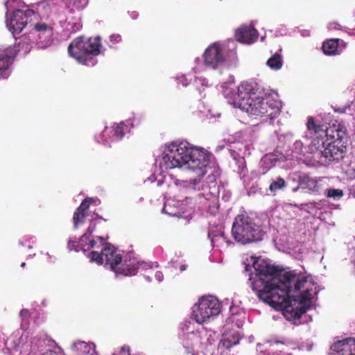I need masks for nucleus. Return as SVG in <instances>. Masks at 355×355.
I'll use <instances>...</instances> for the list:
<instances>
[{"label": "nucleus", "mask_w": 355, "mask_h": 355, "mask_svg": "<svg viewBox=\"0 0 355 355\" xmlns=\"http://www.w3.org/2000/svg\"><path fill=\"white\" fill-rule=\"evenodd\" d=\"M267 65L272 69L278 70L282 67V56L278 54H274L267 61Z\"/></svg>", "instance_id": "25"}, {"label": "nucleus", "mask_w": 355, "mask_h": 355, "mask_svg": "<svg viewBox=\"0 0 355 355\" xmlns=\"http://www.w3.org/2000/svg\"><path fill=\"white\" fill-rule=\"evenodd\" d=\"M94 230V227H89L87 229L88 233H86L82 236V237L78 241L83 250H85V248L88 246L87 241H89L91 234Z\"/></svg>", "instance_id": "29"}, {"label": "nucleus", "mask_w": 355, "mask_h": 355, "mask_svg": "<svg viewBox=\"0 0 355 355\" xmlns=\"http://www.w3.org/2000/svg\"><path fill=\"white\" fill-rule=\"evenodd\" d=\"M42 355H58V354L55 352H54L53 351L49 350V351L44 353Z\"/></svg>", "instance_id": "39"}, {"label": "nucleus", "mask_w": 355, "mask_h": 355, "mask_svg": "<svg viewBox=\"0 0 355 355\" xmlns=\"http://www.w3.org/2000/svg\"><path fill=\"white\" fill-rule=\"evenodd\" d=\"M157 279L159 280V281H162V278H163V275L162 272H157L156 275H155Z\"/></svg>", "instance_id": "38"}, {"label": "nucleus", "mask_w": 355, "mask_h": 355, "mask_svg": "<svg viewBox=\"0 0 355 355\" xmlns=\"http://www.w3.org/2000/svg\"><path fill=\"white\" fill-rule=\"evenodd\" d=\"M306 284H304V286L303 287L305 288V290L300 293L299 304H306V302H310L313 298L312 288L306 286Z\"/></svg>", "instance_id": "27"}, {"label": "nucleus", "mask_w": 355, "mask_h": 355, "mask_svg": "<svg viewBox=\"0 0 355 355\" xmlns=\"http://www.w3.org/2000/svg\"><path fill=\"white\" fill-rule=\"evenodd\" d=\"M68 248L69 250H74L76 252H78L82 250H83L79 241L72 239H69L68 241Z\"/></svg>", "instance_id": "31"}, {"label": "nucleus", "mask_w": 355, "mask_h": 355, "mask_svg": "<svg viewBox=\"0 0 355 355\" xmlns=\"http://www.w3.org/2000/svg\"><path fill=\"white\" fill-rule=\"evenodd\" d=\"M232 234L237 243L245 245L261 241L264 234L261 227L246 213L237 215L232 224Z\"/></svg>", "instance_id": "5"}, {"label": "nucleus", "mask_w": 355, "mask_h": 355, "mask_svg": "<svg viewBox=\"0 0 355 355\" xmlns=\"http://www.w3.org/2000/svg\"><path fill=\"white\" fill-rule=\"evenodd\" d=\"M96 241L94 239H89L87 249L94 248L96 247Z\"/></svg>", "instance_id": "36"}, {"label": "nucleus", "mask_w": 355, "mask_h": 355, "mask_svg": "<svg viewBox=\"0 0 355 355\" xmlns=\"http://www.w3.org/2000/svg\"><path fill=\"white\" fill-rule=\"evenodd\" d=\"M240 336L237 332H234L232 334H227L225 338L221 340L220 342V345L222 347L230 349L234 345H236L239 343L240 341Z\"/></svg>", "instance_id": "21"}, {"label": "nucleus", "mask_w": 355, "mask_h": 355, "mask_svg": "<svg viewBox=\"0 0 355 355\" xmlns=\"http://www.w3.org/2000/svg\"><path fill=\"white\" fill-rule=\"evenodd\" d=\"M187 265L183 264V265H181V266H180V271H182H182H184V270L187 269Z\"/></svg>", "instance_id": "41"}, {"label": "nucleus", "mask_w": 355, "mask_h": 355, "mask_svg": "<svg viewBox=\"0 0 355 355\" xmlns=\"http://www.w3.org/2000/svg\"><path fill=\"white\" fill-rule=\"evenodd\" d=\"M183 355H196L194 352L189 350L188 347H184Z\"/></svg>", "instance_id": "37"}, {"label": "nucleus", "mask_w": 355, "mask_h": 355, "mask_svg": "<svg viewBox=\"0 0 355 355\" xmlns=\"http://www.w3.org/2000/svg\"><path fill=\"white\" fill-rule=\"evenodd\" d=\"M88 4V0H67V7L71 10H83Z\"/></svg>", "instance_id": "28"}, {"label": "nucleus", "mask_w": 355, "mask_h": 355, "mask_svg": "<svg viewBox=\"0 0 355 355\" xmlns=\"http://www.w3.org/2000/svg\"><path fill=\"white\" fill-rule=\"evenodd\" d=\"M324 138L313 139L311 142L313 150L324 158L331 160H338L343 157V154L347 150V141H330L326 144Z\"/></svg>", "instance_id": "6"}, {"label": "nucleus", "mask_w": 355, "mask_h": 355, "mask_svg": "<svg viewBox=\"0 0 355 355\" xmlns=\"http://www.w3.org/2000/svg\"><path fill=\"white\" fill-rule=\"evenodd\" d=\"M34 33L37 35V44L41 48L50 46L53 42V28L45 22H38L35 24Z\"/></svg>", "instance_id": "12"}, {"label": "nucleus", "mask_w": 355, "mask_h": 355, "mask_svg": "<svg viewBox=\"0 0 355 355\" xmlns=\"http://www.w3.org/2000/svg\"><path fill=\"white\" fill-rule=\"evenodd\" d=\"M128 130V127L123 122L115 124L113 127L114 135L117 139H121Z\"/></svg>", "instance_id": "26"}, {"label": "nucleus", "mask_w": 355, "mask_h": 355, "mask_svg": "<svg viewBox=\"0 0 355 355\" xmlns=\"http://www.w3.org/2000/svg\"><path fill=\"white\" fill-rule=\"evenodd\" d=\"M32 44L33 42L29 37L23 35L17 43V46H14L13 48L15 49L16 52H21L23 54H26L30 52L32 48Z\"/></svg>", "instance_id": "22"}, {"label": "nucleus", "mask_w": 355, "mask_h": 355, "mask_svg": "<svg viewBox=\"0 0 355 355\" xmlns=\"http://www.w3.org/2000/svg\"><path fill=\"white\" fill-rule=\"evenodd\" d=\"M252 90V87L248 83L239 86L234 97V107L255 116L276 118L280 113L279 102L267 95L252 98L250 96Z\"/></svg>", "instance_id": "3"}, {"label": "nucleus", "mask_w": 355, "mask_h": 355, "mask_svg": "<svg viewBox=\"0 0 355 355\" xmlns=\"http://www.w3.org/2000/svg\"><path fill=\"white\" fill-rule=\"evenodd\" d=\"M258 37L257 31L251 26H241L235 32L236 40L241 43H253Z\"/></svg>", "instance_id": "16"}, {"label": "nucleus", "mask_w": 355, "mask_h": 355, "mask_svg": "<svg viewBox=\"0 0 355 355\" xmlns=\"http://www.w3.org/2000/svg\"><path fill=\"white\" fill-rule=\"evenodd\" d=\"M58 0H37L35 3L37 12L42 15H47L51 9L58 3Z\"/></svg>", "instance_id": "20"}, {"label": "nucleus", "mask_w": 355, "mask_h": 355, "mask_svg": "<svg viewBox=\"0 0 355 355\" xmlns=\"http://www.w3.org/2000/svg\"><path fill=\"white\" fill-rule=\"evenodd\" d=\"M300 189H301V187H300V184H299L298 187L294 188L293 189V191L295 192V191H298Z\"/></svg>", "instance_id": "42"}, {"label": "nucleus", "mask_w": 355, "mask_h": 355, "mask_svg": "<svg viewBox=\"0 0 355 355\" xmlns=\"http://www.w3.org/2000/svg\"><path fill=\"white\" fill-rule=\"evenodd\" d=\"M326 126L315 121L313 116L308 118L306 128L311 135L315 136V139L324 138Z\"/></svg>", "instance_id": "19"}, {"label": "nucleus", "mask_w": 355, "mask_h": 355, "mask_svg": "<svg viewBox=\"0 0 355 355\" xmlns=\"http://www.w3.org/2000/svg\"><path fill=\"white\" fill-rule=\"evenodd\" d=\"M92 202V198H85L73 213V222L75 228L85 222V218L88 216V210Z\"/></svg>", "instance_id": "17"}, {"label": "nucleus", "mask_w": 355, "mask_h": 355, "mask_svg": "<svg viewBox=\"0 0 355 355\" xmlns=\"http://www.w3.org/2000/svg\"><path fill=\"white\" fill-rule=\"evenodd\" d=\"M331 348L337 355H355V338H347L338 340Z\"/></svg>", "instance_id": "15"}, {"label": "nucleus", "mask_w": 355, "mask_h": 355, "mask_svg": "<svg viewBox=\"0 0 355 355\" xmlns=\"http://www.w3.org/2000/svg\"><path fill=\"white\" fill-rule=\"evenodd\" d=\"M100 240L103 245L101 252L92 251L89 253L88 257L92 261L98 264L105 263L109 266L110 268L115 266L118 261H120V258L117 255V250L112 248L110 244L103 243V238L100 237Z\"/></svg>", "instance_id": "8"}, {"label": "nucleus", "mask_w": 355, "mask_h": 355, "mask_svg": "<svg viewBox=\"0 0 355 355\" xmlns=\"http://www.w3.org/2000/svg\"><path fill=\"white\" fill-rule=\"evenodd\" d=\"M324 137H327V141H348L346 127L338 121L326 126Z\"/></svg>", "instance_id": "13"}, {"label": "nucleus", "mask_w": 355, "mask_h": 355, "mask_svg": "<svg viewBox=\"0 0 355 355\" xmlns=\"http://www.w3.org/2000/svg\"><path fill=\"white\" fill-rule=\"evenodd\" d=\"M110 39L113 43H118L121 41V36L119 34H113L110 35Z\"/></svg>", "instance_id": "33"}, {"label": "nucleus", "mask_w": 355, "mask_h": 355, "mask_svg": "<svg viewBox=\"0 0 355 355\" xmlns=\"http://www.w3.org/2000/svg\"><path fill=\"white\" fill-rule=\"evenodd\" d=\"M209 236L211 238V243L214 245V243L220 239H222L223 241H227V237L225 235L223 232H221L219 235H214L211 236V234L209 233Z\"/></svg>", "instance_id": "32"}, {"label": "nucleus", "mask_w": 355, "mask_h": 355, "mask_svg": "<svg viewBox=\"0 0 355 355\" xmlns=\"http://www.w3.org/2000/svg\"><path fill=\"white\" fill-rule=\"evenodd\" d=\"M326 196L327 198H332L335 200H338L343 196V191L339 189H329L326 190Z\"/></svg>", "instance_id": "30"}, {"label": "nucleus", "mask_w": 355, "mask_h": 355, "mask_svg": "<svg viewBox=\"0 0 355 355\" xmlns=\"http://www.w3.org/2000/svg\"><path fill=\"white\" fill-rule=\"evenodd\" d=\"M120 353L121 355H130V348L128 345L121 347Z\"/></svg>", "instance_id": "34"}, {"label": "nucleus", "mask_w": 355, "mask_h": 355, "mask_svg": "<svg viewBox=\"0 0 355 355\" xmlns=\"http://www.w3.org/2000/svg\"><path fill=\"white\" fill-rule=\"evenodd\" d=\"M117 255L120 258V261H118L115 266L110 267V269L114 271L116 275H135L141 263L137 261L135 258L123 261L122 257L118 251Z\"/></svg>", "instance_id": "11"}, {"label": "nucleus", "mask_w": 355, "mask_h": 355, "mask_svg": "<svg viewBox=\"0 0 355 355\" xmlns=\"http://www.w3.org/2000/svg\"><path fill=\"white\" fill-rule=\"evenodd\" d=\"M30 315L29 311L28 309H24L20 311V316L23 318H28Z\"/></svg>", "instance_id": "35"}, {"label": "nucleus", "mask_w": 355, "mask_h": 355, "mask_svg": "<svg viewBox=\"0 0 355 355\" xmlns=\"http://www.w3.org/2000/svg\"><path fill=\"white\" fill-rule=\"evenodd\" d=\"M338 40L331 39L325 41L322 44V51L325 55H336L338 53Z\"/></svg>", "instance_id": "23"}, {"label": "nucleus", "mask_w": 355, "mask_h": 355, "mask_svg": "<svg viewBox=\"0 0 355 355\" xmlns=\"http://www.w3.org/2000/svg\"><path fill=\"white\" fill-rule=\"evenodd\" d=\"M25 266H26V263L25 262L21 263V267L24 268Z\"/></svg>", "instance_id": "43"}, {"label": "nucleus", "mask_w": 355, "mask_h": 355, "mask_svg": "<svg viewBox=\"0 0 355 355\" xmlns=\"http://www.w3.org/2000/svg\"><path fill=\"white\" fill-rule=\"evenodd\" d=\"M286 185V181L283 178L278 177L276 180H273L270 186V191L275 196L277 191L280 189H283Z\"/></svg>", "instance_id": "24"}, {"label": "nucleus", "mask_w": 355, "mask_h": 355, "mask_svg": "<svg viewBox=\"0 0 355 355\" xmlns=\"http://www.w3.org/2000/svg\"><path fill=\"white\" fill-rule=\"evenodd\" d=\"M34 14V11L31 9L26 10H16L12 14L7 26L12 33H19L32 20Z\"/></svg>", "instance_id": "9"}, {"label": "nucleus", "mask_w": 355, "mask_h": 355, "mask_svg": "<svg viewBox=\"0 0 355 355\" xmlns=\"http://www.w3.org/2000/svg\"><path fill=\"white\" fill-rule=\"evenodd\" d=\"M298 183L302 189L308 190L309 192L314 194H318L321 190L318 181L309 175L300 176Z\"/></svg>", "instance_id": "18"}, {"label": "nucleus", "mask_w": 355, "mask_h": 355, "mask_svg": "<svg viewBox=\"0 0 355 355\" xmlns=\"http://www.w3.org/2000/svg\"><path fill=\"white\" fill-rule=\"evenodd\" d=\"M101 47L99 36L89 38L80 36L71 41L68 46V53L80 64L94 66L96 63L94 57L100 54Z\"/></svg>", "instance_id": "4"}, {"label": "nucleus", "mask_w": 355, "mask_h": 355, "mask_svg": "<svg viewBox=\"0 0 355 355\" xmlns=\"http://www.w3.org/2000/svg\"><path fill=\"white\" fill-rule=\"evenodd\" d=\"M203 58L205 66L211 69H215L223 64L225 59L221 44L214 42L209 45L205 51Z\"/></svg>", "instance_id": "10"}, {"label": "nucleus", "mask_w": 355, "mask_h": 355, "mask_svg": "<svg viewBox=\"0 0 355 355\" xmlns=\"http://www.w3.org/2000/svg\"><path fill=\"white\" fill-rule=\"evenodd\" d=\"M166 207H167V205L165 204V205H164V207H163V209H162L163 212H164V213H166V214H168L171 215L172 214H171V213H170V212H168V211H167Z\"/></svg>", "instance_id": "40"}, {"label": "nucleus", "mask_w": 355, "mask_h": 355, "mask_svg": "<svg viewBox=\"0 0 355 355\" xmlns=\"http://www.w3.org/2000/svg\"><path fill=\"white\" fill-rule=\"evenodd\" d=\"M209 164V156L207 152L194 146H191L187 142L173 141L166 145L162 155L161 164L166 169L181 168L185 166L191 170H199L198 178H193L184 182V187L189 191H202L198 196H202L206 200H214L218 193L216 183V176L207 173V166Z\"/></svg>", "instance_id": "2"}, {"label": "nucleus", "mask_w": 355, "mask_h": 355, "mask_svg": "<svg viewBox=\"0 0 355 355\" xmlns=\"http://www.w3.org/2000/svg\"><path fill=\"white\" fill-rule=\"evenodd\" d=\"M220 311V305L214 297L207 296L200 298L198 306L193 310L195 320L199 324H202L212 316L217 315Z\"/></svg>", "instance_id": "7"}, {"label": "nucleus", "mask_w": 355, "mask_h": 355, "mask_svg": "<svg viewBox=\"0 0 355 355\" xmlns=\"http://www.w3.org/2000/svg\"><path fill=\"white\" fill-rule=\"evenodd\" d=\"M254 273L249 277L252 290L258 298L277 310L290 313L295 319H299L309 309L310 306L300 304L296 308L289 296L291 291L300 292L302 287L307 284L305 277H300L295 271L284 272L266 264L264 261L253 263Z\"/></svg>", "instance_id": "1"}, {"label": "nucleus", "mask_w": 355, "mask_h": 355, "mask_svg": "<svg viewBox=\"0 0 355 355\" xmlns=\"http://www.w3.org/2000/svg\"><path fill=\"white\" fill-rule=\"evenodd\" d=\"M15 56L16 51L11 46L0 52V78H6L9 76L10 67Z\"/></svg>", "instance_id": "14"}]
</instances>
